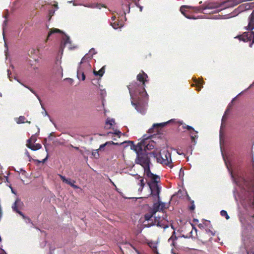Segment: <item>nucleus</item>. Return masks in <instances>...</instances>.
<instances>
[{
  "label": "nucleus",
  "instance_id": "nucleus-43",
  "mask_svg": "<svg viewBox=\"0 0 254 254\" xmlns=\"http://www.w3.org/2000/svg\"><path fill=\"white\" fill-rule=\"evenodd\" d=\"M198 227L199 228H200V229H201L202 231H203V230H204L205 228H204V224H199L198 225Z\"/></svg>",
  "mask_w": 254,
  "mask_h": 254
},
{
  "label": "nucleus",
  "instance_id": "nucleus-36",
  "mask_svg": "<svg viewBox=\"0 0 254 254\" xmlns=\"http://www.w3.org/2000/svg\"><path fill=\"white\" fill-rule=\"evenodd\" d=\"M16 213H18L20 216H21L23 219H27L29 222H31V219L29 217L25 216L24 214L20 210L18 212H16Z\"/></svg>",
  "mask_w": 254,
  "mask_h": 254
},
{
  "label": "nucleus",
  "instance_id": "nucleus-2",
  "mask_svg": "<svg viewBox=\"0 0 254 254\" xmlns=\"http://www.w3.org/2000/svg\"><path fill=\"white\" fill-rule=\"evenodd\" d=\"M141 143H137V145H133L132 149L137 154V157L135 159V162L137 164L140 165L144 169V172L150 169V164H151L149 155H151L152 153L145 152L143 151L141 147H140Z\"/></svg>",
  "mask_w": 254,
  "mask_h": 254
},
{
  "label": "nucleus",
  "instance_id": "nucleus-41",
  "mask_svg": "<svg viewBox=\"0 0 254 254\" xmlns=\"http://www.w3.org/2000/svg\"><path fill=\"white\" fill-rule=\"evenodd\" d=\"M115 121L113 119L107 121L106 122L107 125H110V126H112L113 124L114 123Z\"/></svg>",
  "mask_w": 254,
  "mask_h": 254
},
{
  "label": "nucleus",
  "instance_id": "nucleus-24",
  "mask_svg": "<svg viewBox=\"0 0 254 254\" xmlns=\"http://www.w3.org/2000/svg\"><path fill=\"white\" fill-rule=\"evenodd\" d=\"M244 184L249 191H252L253 189L250 188V186L251 185H253V186H254V184H253V183L251 181H247L246 179H244Z\"/></svg>",
  "mask_w": 254,
  "mask_h": 254
},
{
  "label": "nucleus",
  "instance_id": "nucleus-26",
  "mask_svg": "<svg viewBox=\"0 0 254 254\" xmlns=\"http://www.w3.org/2000/svg\"><path fill=\"white\" fill-rule=\"evenodd\" d=\"M197 133H196V132L193 131H190V135L191 139V141L192 142H194V143H196L195 139L197 138L198 136L197 135Z\"/></svg>",
  "mask_w": 254,
  "mask_h": 254
},
{
  "label": "nucleus",
  "instance_id": "nucleus-54",
  "mask_svg": "<svg viewBox=\"0 0 254 254\" xmlns=\"http://www.w3.org/2000/svg\"><path fill=\"white\" fill-rule=\"evenodd\" d=\"M35 161L38 162V163H41V161L39 160H35Z\"/></svg>",
  "mask_w": 254,
  "mask_h": 254
},
{
  "label": "nucleus",
  "instance_id": "nucleus-40",
  "mask_svg": "<svg viewBox=\"0 0 254 254\" xmlns=\"http://www.w3.org/2000/svg\"><path fill=\"white\" fill-rule=\"evenodd\" d=\"M75 183V181H73V183H72V182H71V183H70V184H69V185H70L71 187H72L73 188H74V189H78V188H79V187H78L77 186L75 185L74 184V183Z\"/></svg>",
  "mask_w": 254,
  "mask_h": 254
},
{
  "label": "nucleus",
  "instance_id": "nucleus-59",
  "mask_svg": "<svg viewBox=\"0 0 254 254\" xmlns=\"http://www.w3.org/2000/svg\"><path fill=\"white\" fill-rule=\"evenodd\" d=\"M6 22H7V21L5 20H4V23L6 24Z\"/></svg>",
  "mask_w": 254,
  "mask_h": 254
},
{
  "label": "nucleus",
  "instance_id": "nucleus-11",
  "mask_svg": "<svg viewBox=\"0 0 254 254\" xmlns=\"http://www.w3.org/2000/svg\"><path fill=\"white\" fill-rule=\"evenodd\" d=\"M165 209V203L158 201V202L154 203L152 208L150 210L153 213L155 214L158 211H162Z\"/></svg>",
  "mask_w": 254,
  "mask_h": 254
},
{
  "label": "nucleus",
  "instance_id": "nucleus-50",
  "mask_svg": "<svg viewBox=\"0 0 254 254\" xmlns=\"http://www.w3.org/2000/svg\"><path fill=\"white\" fill-rule=\"evenodd\" d=\"M47 160V157H46L45 159H43L42 161H41V163H44Z\"/></svg>",
  "mask_w": 254,
  "mask_h": 254
},
{
  "label": "nucleus",
  "instance_id": "nucleus-35",
  "mask_svg": "<svg viewBox=\"0 0 254 254\" xmlns=\"http://www.w3.org/2000/svg\"><path fill=\"white\" fill-rule=\"evenodd\" d=\"M16 213H18L20 216H21L23 219H27L29 222H31V219L29 217L25 216L24 214L20 210L18 212H16Z\"/></svg>",
  "mask_w": 254,
  "mask_h": 254
},
{
  "label": "nucleus",
  "instance_id": "nucleus-52",
  "mask_svg": "<svg viewBox=\"0 0 254 254\" xmlns=\"http://www.w3.org/2000/svg\"><path fill=\"white\" fill-rule=\"evenodd\" d=\"M2 216V210L1 209V207H0V218H1Z\"/></svg>",
  "mask_w": 254,
  "mask_h": 254
},
{
  "label": "nucleus",
  "instance_id": "nucleus-62",
  "mask_svg": "<svg viewBox=\"0 0 254 254\" xmlns=\"http://www.w3.org/2000/svg\"><path fill=\"white\" fill-rule=\"evenodd\" d=\"M6 180L7 182H8V178L7 177H6Z\"/></svg>",
  "mask_w": 254,
  "mask_h": 254
},
{
  "label": "nucleus",
  "instance_id": "nucleus-9",
  "mask_svg": "<svg viewBox=\"0 0 254 254\" xmlns=\"http://www.w3.org/2000/svg\"><path fill=\"white\" fill-rule=\"evenodd\" d=\"M138 143H141L140 147H141L142 150L145 151V152H147V150H150L154 148V142L151 140L144 139Z\"/></svg>",
  "mask_w": 254,
  "mask_h": 254
},
{
  "label": "nucleus",
  "instance_id": "nucleus-33",
  "mask_svg": "<svg viewBox=\"0 0 254 254\" xmlns=\"http://www.w3.org/2000/svg\"><path fill=\"white\" fill-rule=\"evenodd\" d=\"M220 214L222 216L225 217L227 220H228L230 218L229 216L228 215L226 211L222 210L220 212Z\"/></svg>",
  "mask_w": 254,
  "mask_h": 254
},
{
  "label": "nucleus",
  "instance_id": "nucleus-23",
  "mask_svg": "<svg viewBox=\"0 0 254 254\" xmlns=\"http://www.w3.org/2000/svg\"><path fill=\"white\" fill-rule=\"evenodd\" d=\"M188 7H189V6H186V5L182 6L180 8V11H181V13L186 17H187V18H189V19H191V18H192V17L191 16H189V15H188V14H187L188 11L185 10V8H188Z\"/></svg>",
  "mask_w": 254,
  "mask_h": 254
},
{
  "label": "nucleus",
  "instance_id": "nucleus-16",
  "mask_svg": "<svg viewBox=\"0 0 254 254\" xmlns=\"http://www.w3.org/2000/svg\"><path fill=\"white\" fill-rule=\"evenodd\" d=\"M31 141L32 137L27 140V143L26 144L27 147L31 149V150L35 151L40 149L42 147V145L39 143L32 144Z\"/></svg>",
  "mask_w": 254,
  "mask_h": 254
},
{
  "label": "nucleus",
  "instance_id": "nucleus-55",
  "mask_svg": "<svg viewBox=\"0 0 254 254\" xmlns=\"http://www.w3.org/2000/svg\"><path fill=\"white\" fill-rule=\"evenodd\" d=\"M0 254H6V252L5 251H4L3 250H2V253Z\"/></svg>",
  "mask_w": 254,
  "mask_h": 254
},
{
  "label": "nucleus",
  "instance_id": "nucleus-18",
  "mask_svg": "<svg viewBox=\"0 0 254 254\" xmlns=\"http://www.w3.org/2000/svg\"><path fill=\"white\" fill-rule=\"evenodd\" d=\"M137 179L138 180L137 185L139 186V188L138 189V191L139 192H142L143 189L145 186V183L144 182V179L142 177L138 176Z\"/></svg>",
  "mask_w": 254,
  "mask_h": 254
},
{
  "label": "nucleus",
  "instance_id": "nucleus-49",
  "mask_svg": "<svg viewBox=\"0 0 254 254\" xmlns=\"http://www.w3.org/2000/svg\"><path fill=\"white\" fill-rule=\"evenodd\" d=\"M59 70H60L62 75H63V69H62V66H60L59 68Z\"/></svg>",
  "mask_w": 254,
  "mask_h": 254
},
{
  "label": "nucleus",
  "instance_id": "nucleus-5",
  "mask_svg": "<svg viewBox=\"0 0 254 254\" xmlns=\"http://www.w3.org/2000/svg\"><path fill=\"white\" fill-rule=\"evenodd\" d=\"M156 157L158 163L166 165H168L172 162L171 154L167 149L161 150Z\"/></svg>",
  "mask_w": 254,
  "mask_h": 254
},
{
  "label": "nucleus",
  "instance_id": "nucleus-28",
  "mask_svg": "<svg viewBox=\"0 0 254 254\" xmlns=\"http://www.w3.org/2000/svg\"><path fill=\"white\" fill-rule=\"evenodd\" d=\"M26 118L24 116H21L16 119V122L18 124H23L25 123Z\"/></svg>",
  "mask_w": 254,
  "mask_h": 254
},
{
  "label": "nucleus",
  "instance_id": "nucleus-12",
  "mask_svg": "<svg viewBox=\"0 0 254 254\" xmlns=\"http://www.w3.org/2000/svg\"><path fill=\"white\" fill-rule=\"evenodd\" d=\"M23 206V203L19 198H17L12 205V208L14 211L16 212L22 209Z\"/></svg>",
  "mask_w": 254,
  "mask_h": 254
},
{
  "label": "nucleus",
  "instance_id": "nucleus-56",
  "mask_svg": "<svg viewBox=\"0 0 254 254\" xmlns=\"http://www.w3.org/2000/svg\"><path fill=\"white\" fill-rule=\"evenodd\" d=\"M92 51H93V52H94V51H95V50H94V49H93V48L91 49L90 50V53H92Z\"/></svg>",
  "mask_w": 254,
  "mask_h": 254
},
{
  "label": "nucleus",
  "instance_id": "nucleus-37",
  "mask_svg": "<svg viewBox=\"0 0 254 254\" xmlns=\"http://www.w3.org/2000/svg\"><path fill=\"white\" fill-rule=\"evenodd\" d=\"M16 213H18L20 216H21L23 219H27L29 222H31V219L29 217L25 216L24 214L20 210L18 212H16Z\"/></svg>",
  "mask_w": 254,
  "mask_h": 254
},
{
  "label": "nucleus",
  "instance_id": "nucleus-30",
  "mask_svg": "<svg viewBox=\"0 0 254 254\" xmlns=\"http://www.w3.org/2000/svg\"><path fill=\"white\" fill-rule=\"evenodd\" d=\"M111 25L115 29H118V28H120L122 26V24H119V22H117V21H115L114 22H111Z\"/></svg>",
  "mask_w": 254,
  "mask_h": 254
},
{
  "label": "nucleus",
  "instance_id": "nucleus-13",
  "mask_svg": "<svg viewBox=\"0 0 254 254\" xmlns=\"http://www.w3.org/2000/svg\"><path fill=\"white\" fill-rule=\"evenodd\" d=\"M243 0H228L227 1L223 2V5L225 7H233L241 2H242Z\"/></svg>",
  "mask_w": 254,
  "mask_h": 254
},
{
  "label": "nucleus",
  "instance_id": "nucleus-57",
  "mask_svg": "<svg viewBox=\"0 0 254 254\" xmlns=\"http://www.w3.org/2000/svg\"><path fill=\"white\" fill-rule=\"evenodd\" d=\"M25 123H27L28 124H30V122H29V121H25Z\"/></svg>",
  "mask_w": 254,
  "mask_h": 254
},
{
  "label": "nucleus",
  "instance_id": "nucleus-10",
  "mask_svg": "<svg viewBox=\"0 0 254 254\" xmlns=\"http://www.w3.org/2000/svg\"><path fill=\"white\" fill-rule=\"evenodd\" d=\"M148 186L150 190V195H152L153 196H156L158 199H159V194L161 188L159 187L158 183L152 185L149 184Z\"/></svg>",
  "mask_w": 254,
  "mask_h": 254
},
{
  "label": "nucleus",
  "instance_id": "nucleus-22",
  "mask_svg": "<svg viewBox=\"0 0 254 254\" xmlns=\"http://www.w3.org/2000/svg\"><path fill=\"white\" fill-rule=\"evenodd\" d=\"M68 43L69 44L70 43L69 37L68 36H67L66 35L64 34V35L63 37V41H62L61 45V48L62 49L64 48L65 45Z\"/></svg>",
  "mask_w": 254,
  "mask_h": 254
},
{
  "label": "nucleus",
  "instance_id": "nucleus-64",
  "mask_svg": "<svg viewBox=\"0 0 254 254\" xmlns=\"http://www.w3.org/2000/svg\"><path fill=\"white\" fill-rule=\"evenodd\" d=\"M205 237H208L207 235H205Z\"/></svg>",
  "mask_w": 254,
  "mask_h": 254
},
{
  "label": "nucleus",
  "instance_id": "nucleus-8",
  "mask_svg": "<svg viewBox=\"0 0 254 254\" xmlns=\"http://www.w3.org/2000/svg\"><path fill=\"white\" fill-rule=\"evenodd\" d=\"M215 233L209 229H205L199 233V239L204 242L210 240L212 237L215 236Z\"/></svg>",
  "mask_w": 254,
  "mask_h": 254
},
{
  "label": "nucleus",
  "instance_id": "nucleus-46",
  "mask_svg": "<svg viewBox=\"0 0 254 254\" xmlns=\"http://www.w3.org/2000/svg\"><path fill=\"white\" fill-rule=\"evenodd\" d=\"M177 153L179 155L184 154L181 152V150L180 149H177Z\"/></svg>",
  "mask_w": 254,
  "mask_h": 254
},
{
  "label": "nucleus",
  "instance_id": "nucleus-34",
  "mask_svg": "<svg viewBox=\"0 0 254 254\" xmlns=\"http://www.w3.org/2000/svg\"><path fill=\"white\" fill-rule=\"evenodd\" d=\"M16 213H18L20 216H21L23 219H27L29 222H31V219L29 217L25 216L24 214L20 210L18 212H16Z\"/></svg>",
  "mask_w": 254,
  "mask_h": 254
},
{
  "label": "nucleus",
  "instance_id": "nucleus-47",
  "mask_svg": "<svg viewBox=\"0 0 254 254\" xmlns=\"http://www.w3.org/2000/svg\"><path fill=\"white\" fill-rule=\"evenodd\" d=\"M64 183H66L67 184L69 185V184L71 183V182L70 181V179H67V181H65Z\"/></svg>",
  "mask_w": 254,
  "mask_h": 254
},
{
  "label": "nucleus",
  "instance_id": "nucleus-3",
  "mask_svg": "<svg viewBox=\"0 0 254 254\" xmlns=\"http://www.w3.org/2000/svg\"><path fill=\"white\" fill-rule=\"evenodd\" d=\"M155 214L153 213L152 212L149 210L148 213H146L144 215V219L147 221V223L145 224L147 227H150L152 226L157 225V226L160 227L164 229H166L168 227V225L164 224L163 221L167 218V215L166 214L163 213V215L161 216L154 217V221L152 219L153 216Z\"/></svg>",
  "mask_w": 254,
  "mask_h": 254
},
{
  "label": "nucleus",
  "instance_id": "nucleus-39",
  "mask_svg": "<svg viewBox=\"0 0 254 254\" xmlns=\"http://www.w3.org/2000/svg\"><path fill=\"white\" fill-rule=\"evenodd\" d=\"M132 104L135 107V109L139 112H141V110L139 107V102L134 103L133 101L131 102Z\"/></svg>",
  "mask_w": 254,
  "mask_h": 254
},
{
  "label": "nucleus",
  "instance_id": "nucleus-38",
  "mask_svg": "<svg viewBox=\"0 0 254 254\" xmlns=\"http://www.w3.org/2000/svg\"><path fill=\"white\" fill-rule=\"evenodd\" d=\"M183 128H186L188 130H190V131H193V132H195L196 133H197L198 132L196 130H194V129L191 127V126H188V125H186L185 126H183Z\"/></svg>",
  "mask_w": 254,
  "mask_h": 254
},
{
  "label": "nucleus",
  "instance_id": "nucleus-60",
  "mask_svg": "<svg viewBox=\"0 0 254 254\" xmlns=\"http://www.w3.org/2000/svg\"><path fill=\"white\" fill-rule=\"evenodd\" d=\"M8 77H9V78L10 80H11V79H10V77L9 75H8Z\"/></svg>",
  "mask_w": 254,
  "mask_h": 254
},
{
  "label": "nucleus",
  "instance_id": "nucleus-31",
  "mask_svg": "<svg viewBox=\"0 0 254 254\" xmlns=\"http://www.w3.org/2000/svg\"><path fill=\"white\" fill-rule=\"evenodd\" d=\"M204 7V5H202L201 6H199V7H193V10H194V11H195V12H201L202 10H204V9H203V8Z\"/></svg>",
  "mask_w": 254,
  "mask_h": 254
},
{
  "label": "nucleus",
  "instance_id": "nucleus-21",
  "mask_svg": "<svg viewBox=\"0 0 254 254\" xmlns=\"http://www.w3.org/2000/svg\"><path fill=\"white\" fill-rule=\"evenodd\" d=\"M149 247L151 249L154 254H161L157 248V244L153 242H150L148 244Z\"/></svg>",
  "mask_w": 254,
  "mask_h": 254
},
{
  "label": "nucleus",
  "instance_id": "nucleus-29",
  "mask_svg": "<svg viewBox=\"0 0 254 254\" xmlns=\"http://www.w3.org/2000/svg\"><path fill=\"white\" fill-rule=\"evenodd\" d=\"M116 143H114L113 141H108L106 142L105 143L100 145L99 149L101 150L104 149V148L107 146L108 144L112 145V144H115Z\"/></svg>",
  "mask_w": 254,
  "mask_h": 254
},
{
  "label": "nucleus",
  "instance_id": "nucleus-1",
  "mask_svg": "<svg viewBox=\"0 0 254 254\" xmlns=\"http://www.w3.org/2000/svg\"><path fill=\"white\" fill-rule=\"evenodd\" d=\"M148 75L143 71L137 75V80L141 84H137L136 82L131 83L127 86L129 92L131 96L133 94H139L141 96L147 95L146 91L145 89V83L147 82Z\"/></svg>",
  "mask_w": 254,
  "mask_h": 254
},
{
  "label": "nucleus",
  "instance_id": "nucleus-44",
  "mask_svg": "<svg viewBox=\"0 0 254 254\" xmlns=\"http://www.w3.org/2000/svg\"><path fill=\"white\" fill-rule=\"evenodd\" d=\"M59 176L63 182H65V181H67V179H66L64 176H63L61 175H59Z\"/></svg>",
  "mask_w": 254,
  "mask_h": 254
},
{
  "label": "nucleus",
  "instance_id": "nucleus-4",
  "mask_svg": "<svg viewBox=\"0 0 254 254\" xmlns=\"http://www.w3.org/2000/svg\"><path fill=\"white\" fill-rule=\"evenodd\" d=\"M88 58L86 54L81 59L79 64V66L77 70V77L78 79L84 81L85 79V71L83 67H86L87 69H90L91 65L89 64Z\"/></svg>",
  "mask_w": 254,
  "mask_h": 254
},
{
  "label": "nucleus",
  "instance_id": "nucleus-45",
  "mask_svg": "<svg viewBox=\"0 0 254 254\" xmlns=\"http://www.w3.org/2000/svg\"><path fill=\"white\" fill-rule=\"evenodd\" d=\"M195 208V205H194V202L193 201L192 202V204H191V205L190 206V210H193Z\"/></svg>",
  "mask_w": 254,
  "mask_h": 254
},
{
  "label": "nucleus",
  "instance_id": "nucleus-20",
  "mask_svg": "<svg viewBox=\"0 0 254 254\" xmlns=\"http://www.w3.org/2000/svg\"><path fill=\"white\" fill-rule=\"evenodd\" d=\"M56 33H59L64 34V32H63L62 31H61V30H60L59 29L54 28L50 29L48 32V34L47 39L45 41V42H47V41L48 40L49 38H50V37L51 36V35L52 34Z\"/></svg>",
  "mask_w": 254,
  "mask_h": 254
},
{
  "label": "nucleus",
  "instance_id": "nucleus-14",
  "mask_svg": "<svg viewBox=\"0 0 254 254\" xmlns=\"http://www.w3.org/2000/svg\"><path fill=\"white\" fill-rule=\"evenodd\" d=\"M223 4V2L221 4H219L217 3H208L207 5H203L204 7L203 8V9H205V10L207 9H214L216 8H218L220 7H222V9L226 8L227 7H225Z\"/></svg>",
  "mask_w": 254,
  "mask_h": 254
},
{
  "label": "nucleus",
  "instance_id": "nucleus-7",
  "mask_svg": "<svg viewBox=\"0 0 254 254\" xmlns=\"http://www.w3.org/2000/svg\"><path fill=\"white\" fill-rule=\"evenodd\" d=\"M235 38L244 42L252 41V42L250 44V47H252L253 44L254 43V32L252 31L245 32L242 35L237 36Z\"/></svg>",
  "mask_w": 254,
  "mask_h": 254
},
{
  "label": "nucleus",
  "instance_id": "nucleus-53",
  "mask_svg": "<svg viewBox=\"0 0 254 254\" xmlns=\"http://www.w3.org/2000/svg\"><path fill=\"white\" fill-rule=\"evenodd\" d=\"M116 16H112V21H115V20H116Z\"/></svg>",
  "mask_w": 254,
  "mask_h": 254
},
{
  "label": "nucleus",
  "instance_id": "nucleus-15",
  "mask_svg": "<svg viewBox=\"0 0 254 254\" xmlns=\"http://www.w3.org/2000/svg\"><path fill=\"white\" fill-rule=\"evenodd\" d=\"M248 25L246 27L247 30L252 31L254 29V11L249 16Z\"/></svg>",
  "mask_w": 254,
  "mask_h": 254
},
{
  "label": "nucleus",
  "instance_id": "nucleus-42",
  "mask_svg": "<svg viewBox=\"0 0 254 254\" xmlns=\"http://www.w3.org/2000/svg\"><path fill=\"white\" fill-rule=\"evenodd\" d=\"M251 202L250 204V206L252 209L254 210V199H253L251 200Z\"/></svg>",
  "mask_w": 254,
  "mask_h": 254
},
{
  "label": "nucleus",
  "instance_id": "nucleus-19",
  "mask_svg": "<svg viewBox=\"0 0 254 254\" xmlns=\"http://www.w3.org/2000/svg\"><path fill=\"white\" fill-rule=\"evenodd\" d=\"M73 5H74V6H77V5H83L85 7H89V8H101L100 7H99V4H95V3H90V4H82V3H77L76 2H74L73 3Z\"/></svg>",
  "mask_w": 254,
  "mask_h": 254
},
{
  "label": "nucleus",
  "instance_id": "nucleus-6",
  "mask_svg": "<svg viewBox=\"0 0 254 254\" xmlns=\"http://www.w3.org/2000/svg\"><path fill=\"white\" fill-rule=\"evenodd\" d=\"M144 174L146 177V180L147 181V184L148 185L149 184H155L160 182V177L151 173L150 169L144 171Z\"/></svg>",
  "mask_w": 254,
  "mask_h": 254
},
{
  "label": "nucleus",
  "instance_id": "nucleus-48",
  "mask_svg": "<svg viewBox=\"0 0 254 254\" xmlns=\"http://www.w3.org/2000/svg\"><path fill=\"white\" fill-rule=\"evenodd\" d=\"M226 116L225 114V115H224V116H223L222 119V122H224L225 120H226Z\"/></svg>",
  "mask_w": 254,
  "mask_h": 254
},
{
  "label": "nucleus",
  "instance_id": "nucleus-58",
  "mask_svg": "<svg viewBox=\"0 0 254 254\" xmlns=\"http://www.w3.org/2000/svg\"><path fill=\"white\" fill-rule=\"evenodd\" d=\"M242 7H243V6L242 5H241V6H240L239 7V8H242Z\"/></svg>",
  "mask_w": 254,
  "mask_h": 254
},
{
  "label": "nucleus",
  "instance_id": "nucleus-61",
  "mask_svg": "<svg viewBox=\"0 0 254 254\" xmlns=\"http://www.w3.org/2000/svg\"><path fill=\"white\" fill-rule=\"evenodd\" d=\"M126 14V12H124L123 13V15H125Z\"/></svg>",
  "mask_w": 254,
  "mask_h": 254
},
{
  "label": "nucleus",
  "instance_id": "nucleus-17",
  "mask_svg": "<svg viewBox=\"0 0 254 254\" xmlns=\"http://www.w3.org/2000/svg\"><path fill=\"white\" fill-rule=\"evenodd\" d=\"M173 120H171L168 122H165V123H160V124H154L153 126V127L152 128H150V129H149L148 130V132L149 133H153V130L154 129V128H158V127H164L166 124L172 122Z\"/></svg>",
  "mask_w": 254,
  "mask_h": 254
},
{
  "label": "nucleus",
  "instance_id": "nucleus-27",
  "mask_svg": "<svg viewBox=\"0 0 254 254\" xmlns=\"http://www.w3.org/2000/svg\"><path fill=\"white\" fill-rule=\"evenodd\" d=\"M194 82L197 88V90H200L202 87L201 85L203 84L204 81L203 80H197V79H195Z\"/></svg>",
  "mask_w": 254,
  "mask_h": 254
},
{
  "label": "nucleus",
  "instance_id": "nucleus-25",
  "mask_svg": "<svg viewBox=\"0 0 254 254\" xmlns=\"http://www.w3.org/2000/svg\"><path fill=\"white\" fill-rule=\"evenodd\" d=\"M94 74L96 76L99 75L102 76L105 73V66H103L99 71H97L94 70L93 71Z\"/></svg>",
  "mask_w": 254,
  "mask_h": 254
},
{
  "label": "nucleus",
  "instance_id": "nucleus-32",
  "mask_svg": "<svg viewBox=\"0 0 254 254\" xmlns=\"http://www.w3.org/2000/svg\"><path fill=\"white\" fill-rule=\"evenodd\" d=\"M99 149L94 150L92 153V156L96 159H97L99 157L100 155L99 153Z\"/></svg>",
  "mask_w": 254,
  "mask_h": 254
},
{
  "label": "nucleus",
  "instance_id": "nucleus-51",
  "mask_svg": "<svg viewBox=\"0 0 254 254\" xmlns=\"http://www.w3.org/2000/svg\"><path fill=\"white\" fill-rule=\"evenodd\" d=\"M121 133V131H116V132H115V134H117V135H119V134H120Z\"/></svg>",
  "mask_w": 254,
  "mask_h": 254
},
{
  "label": "nucleus",
  "instance_id": "nucleus-63",
  "mask_svg": "<svg viewBox=\"0 0 254 254\" xmlns=\"http://www.w3.org/2000/svg\"><path fill=\"white\" fill-rule=\"evenodd\" d=\"M194 230H195V232L197 231V229L196 228H194Z\"/></svg>",
  "mask_w": 254,
  "mask_h": 254
}]
</instances>
